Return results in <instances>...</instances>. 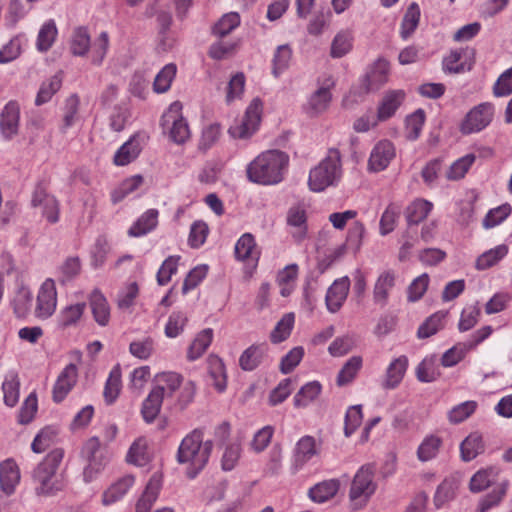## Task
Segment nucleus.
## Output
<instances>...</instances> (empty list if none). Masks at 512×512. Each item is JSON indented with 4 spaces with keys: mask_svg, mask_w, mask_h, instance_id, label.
Returning <instances> with one entry per match:
<instances>
[{
    "mask_svg": "<svg viewBox=\"0 0 512 512\" xmlns=\"http://www.w3.org/2000/svg\"><path fill=\"white\" fill-rule=\"evenodd\" d=\"M390 64L385 59H378L367 72L364 79V89L368 93L380 89L388 82Z\"/></svg>",
    "mask_w": 512,
    "mask_h": 512,
    "instance_id": "4be33fe9",
    "label": "nucleus"
},
{
    "mask_svg": "<svg viewBox=\"0 0 512 512\" xmlns=\"http://www.w3.org/2000/svg\"><path fill=\"white\" fill-rule=\"evenodd\" d=\"M334 86L332 78H327L320 87L309 97L305 109L308 114L317 116L327 110L331 102V88Z\"/></svg>",
    "mask_w": 512,
    "mask_h": 512,
    "instance_id": "6ab92c4d",
    "label": "nucleus"
},
{
    "mask_svg": "<svg viewBox=\"0 0 512 512\" xmlns=\"http://www.w3.org/2000/svg\"><path fill=\"white\" fill-rule=\"evenodd\" d=\"M121 390V370L119 366L114 367L108 376L104 387V399L107 404H112L119 396Z\"/></svg>",
    "mask_w": 512,
    "mask_h": 512,
    "instance_id": "4d7b16f0",
    "label": "nucleus"
},
{
    "mask_svg": "<svg viewBox=\"0 0 512 512\" xmlns=\"http://www.w3.org/2000/svg\"><path fill=\"white\" fill-rule=\"evenodd\" d=\"M31 302L32 294L29 288L20 287L11 302L15 315L18 318L25 317L30 310Z\"/></svg>",
    "mask_w": 512,
    "mask_h": 512,
    "instance_id": "e2e57ef3",
    "label": "nucleus"
},
{
    "mask_svg": "<svg viewBox=\"0 0 512 512\" xmlns=\"http://www.w3.org/2000/svg\"><path fill=\"white\" fill-rule=\"evenodd\" d=\"M375 471L374 464H366L356 472L349 491V498L355 507L365 505L375 493L377 488L374 481Z\"/></svg>",
    "mask_w": 512,
    "mask_h": 512,
    "instance_id": "423d86ee",
    "label": "nucleus"
},
{
    "mask_svg": "<svg viewBox=\"0 0 512 512\" xmlns=\"http://www.w3.org/2000/svg\"><path fill=\"white\" fill-rule=\"evenodd\" d=\"M212 452V442H203V433L195 429L181 441L176 454L179 464H186V474L195 478L204 469Z\"/></svg>",
    "mask_w": 512,
    "mask_h": 512,
    "instance_id": "f03ea898",
    "label": "nucleus"
},
{
    "mask_svg": "<svg viewBox=\"0 0 512 512\" xmlns=\"http://www.w3.org/2000/svg\"><path fill=\"white\" fill-rule=\"evenodd\" d=\"M177 73V67L173 63L165 65L155 76L153 83L154 92L160 94L167 92Z\"/></svg>",
    "mask_w": 512,
    "mask_h": 512,
    "instance_id": "603ef678",
    "label": "nucleus"
},
{
    "mask_svg": "<svg viewBox=\"0 0 512 512\" xmlns=\"http://www.w3.org/2000/svg\"><path fill=\"white\" fill-rule=\"evenodd\" d=\"M20 105L16 100L5 104L0 113V132L5 140H11L18 134Z\"/></svg>",
    "mask_w": 512,
    "mask_h": 512,
    "instance_id": "2eb2a0df",
    "label": "nucleus"
},
{
    "mask_svg": "<svg viewBox=\"0 0 512 512\" xmlns=\"http://www.w3.org/2000/svg\"><path fill=\"white\" fill-rule=\"evenodd\" d=\"M156 386L163 387V397L172 395L181 387L183 378L176 372H162L156 375Z\"/></svg>",
    "mask_w": 512,
    "mask_h": 512,
    "instance_id": "338daca9",
    "label": "nucleus"
},
{
    "mask_svg": "<svg viewBox=\"0 0 512 512\" xmlns=\"http://www.w3.org/2000/svg\"><path fill=\"white\" fill-rule=\"evenodd\" d=\"M420 19V9L416 3H412L401 23V36L403 39H407L417 28Z\"/></svg>",
    "mask_w": 512,
    "mask_h": 512,
    "instance_id": "774afa93",
    "label": "nucleus"
},
{
    "mask_svg": "<svg viewBox=\"0 0 512 512\" xmlns=\"http://www.w3.org/2000/svg\"><path fill=\"white\" fill-rule=\"evenodd\" d=\"M263 111V102L254 98L241 118L235 119L228 129V134L235 140H248L259 129Z\"/></svg>",
    "mask_w": 512,
    "mask_h": 512,
    "instance_id": "39448f33",
    "label": "nucleus"
},
{
    "mask_svg": "<svg viewBox=\"0 0 512 512\" xmlns=\"http://www.w3.org/2000/svg\"><path fill=\"white\" fill-rule=\"evenodd\" d=\"M161 126L169 132L170 139L182 144L190 137L187 121L182 116V104L173 102L161 117Z\"/></svg>",
    "mask_w": 512,
    "mask_h": 512,
    "instance_id": "0eeeda50",
    "label": "nucleus"
},
{
    "mask_svg": "<svg viewBox=\"0 0 512 512\" xmlns=\"http://www.w3.org/2000/svg\"><path fill=\"white\" fill-rule=\"evenodd\" d=\"M292 58V49L288 44L280 45L276 48L272 59V73L279 77L288 69Z\"/></svg>",
    "mask_w": 512,
    "mask_h": 512,
    "instance_id": "6e6d98bb",
    "label": "nucleus"
},
{
    "mask_svg": "<svg viewBox=\"0 0 512 512\" xmlns=\"http://www.w3.org/2000/svg\"><path fill=\"white\" fill-rule=\"evenodd\" d=\"M511 212L512 207L508 203L490 209L482 221V226L485 229L494 228L503 223L510 216Z\"/></svg>",
    "mask_w": 512,
    "mask_h": 512,
    "instance_id": "052dcab7",
    "label": "nucleus"
},
{
    "mask_svg": "<svg viewBox=\"0 0 512 512\" xmlns=\"http://www.w3.org/2000/svg\"><path fill=\"white\" fill-rule=\"evenodd\" d=\"M446 316L447 312L445 311H438L432 314L423 324L420 325L417 331V336L419 338H428L437 333L444 327Z\"/></svg>",
    "mask_w": 512,
    "mask_h": 512,
    "instance_id": "5fc2aeb1",
    "label": "nucleus"
},
{
    "mask_svg": "<svg viewBox=\"0 0 512 512\" xmlns=\"http://www.w3.org/2000/svg\"><path fill=\"white\" fill-rule=\"evenodd\" d=\"M493 116V104L489 102L481 103L467 113L460 125V130L466 135L480 132L491 123Z\"/></svg>",
    "mask_w": 512,
    "mask_h": 512,
    "instance_id": "9d476101",
    "label": "nucleus"
},
{
    "mask_svg": "<svg viewBox=\"0 0 512 512\" xmlns=\"http://www.w3.org/2000/svg\"><path fill=\"white\" fill-rule=\"evenodd\" d=\"M509 248L506 244H500L482 253L475 263V268L479 271L489 269L498 264L507 256Z\"/></svg>",
    "mask_w": 512,
    "mask_h": 512,
    "instance_id": "58836bf2",
    "label": "nucleus"
},
{
    "mask_svg": "<svg viewBox=\"0 0 512 512\" xmlns=\"http://www.w3.org/2000/svg\"><path fill=\"white\" fill-rule=\"evenodd\" d=\"M207 365L212 385L218 392L225 391L227 387V375L222 359L216 355H209L207 358Z\"/></svg>",
    "mask_w": 512,
    "mask_h": 512,
    "instance_id": "72a5a7b5",
    "label": "nucleus"
},
{
    "mask_svg": "<svg viewBox=\"0 0 512 512\" xmlns=\"http://www.w3.org/2000/svg\"><path fill=\"white\" fill-rule=\"evenodd\" d=\"M57 307V290L55 281L51 278L46 279L40 286L35 305V316L38 319L50 318Z\"/></svg>",
    "mask_w": 512,
    "mask_h": 512,
    "instance_id": "9b49d317",
    "label": "nucleus"
},
{
    "mask_svg": "<svg viewBox=\"0 0 512 512\" xmlns=\"http://www.w3.org/2000/svg\"><path fill=\"white\" fill-rule=\"evenodd\" d=\"M342 177L341 155L339 150L330 149L324 159L312 168L308 177V186L313 192H322L336 185Z\"/></svg>",
    "mask_w": 512,
    "mask_h": 512,
    "instance_id": "7ed1b4c3",
    "label": "nucleus"
},
{
    "mask_svg": "<svg viewBox=\"0 0 512 512\" xmlns=\"http://www.w3.org/2000/svg\"><path fill=\"white\" fill-rule=\"evenodd\" d=\"M476 156L474 154H466L454 161L446 172V178L450 181H458L467 174L471 166L474 164Z\"/></svg>",
    "mask_w": 512,
    "mask_h": 512,
    "instance_id": "3c124183",
    "label": "nucleus"
},
{
    "mask_svg": "<svg viewBox=\"0 0 512 512\" xmlns=\"http://www.w3.org/2000/svg\"><path fill=\"white\" fill-rule=\"evenodd\" d=\"M508 489V481L505 480L501 483H498L494 486L493 490L487 494L484 498L479 502L478 510L479 512H486L492 507L498 505L502 498L505 496Z\"/></svg>",
    "mask_w": 512,
    "mask_h": 512,
    "instance_id": "0e129e2a",
    "label": "nucleus"
},
{
    "mask_svg": "<svg viewBox=\"0 0 512 512\" xmlns=\"http://www.w3.org/2000/svg\"><path fill=\"white\" fill-rule=\"evenodd\" d=\"M408 364L409 361L405 355L393 359L386 369L383 387L385 389H395L398 387L405 376Z\"/></svg>",
    "mask_w": 512,
    "mask_h": 512,
    "instance_id": "393cba45",
    "label": "nucleus"
},
{
    "mask_svg": "<svg viewBox=\"0 0 512 512\" xmlns=\"http://www.w3.org/2000/svg\"><path fill=\"white\" fill-rule=\"evenodd\" d=\"M406 93L402 89L387 91L377 109V119L385 121L391 118L405 100Z\"/></svg>",
    "mask_w": 512,
    "mask_h": 512,
    "instance_id": "b1692460",
    "label": "nucleus"
},
{
    "mask_svg": "<svg viewBox=\"0 0 512 512\" xmlns=\"http://www.w3.org/2000/svg\"><path fill=\"white\" fill-rule=\"evenodd\" d=\"M350 280L347 276L336 279L328 288L325 303L330 313L338 312L343 306L349 292Z\"/></svg>",
    "mask_w": 512,
    "mask_h": 512,
    "instance_id": "aec40b11",
    "label": "nucleus"
},
{
    "mask_svg": "<svg viewBox=\"0 0 512 512\" xmlns=\"http://www.w3.org/2000/svg\"><path fill=\"white\" fill-rule=\"evenodd\" d=\"M339 489L340 481L338 479L323 480L308 490V497L315 503H325L334 498Z\"/></svg>",
    "mask_w": 512,
    "mask_h": 512,
    "instance_id": "cd10ccee",
    "label": "nucleus"
},
{
    "mask_svg": "<svg viewBox=\"0 0 512 512\" xmlns=\"http://www.w3.org/2000/svg\"><path fill=\"white\" fill-rule=\"evenodd\" d=\"M19 482L20 471L16 462L12 459H7L0 463V486L7 495L14 493Z\"/></svg>",
    "mask_w": 512,
    "mask_h": 512,
    "instance_id": "c85d7f7f",
    "label": "nucleus"
},
{
    "mask_svg": "<svg viewBox=\"0 0 512 512\" xmlns=\"http://www.w3.org/2000/svg\"><path fill=\"white\" fill-rule=\"evenodd\" d=\"M461 457L468 462L484 451L482 435L478 432L469 434L460 445Z\"/></svg>",
    "mask_w": 512,
    "mask_h": 512,
    "instance_id": "79ce46f5",
    "label": "nucleus"
},
{
    "mask_svg": "<svg viewBox=\"0 0 512 512\" xmlns=\"http://www.w3.org/2000/svg\"><path fill=\"white\" fill-rule=\"evenodd\" d=\"M320 452V445L317 443L313 436L305 435L301 437L294 448L291 470L297 473L304 468V466Z\"/></svg>",
    "mask_w": 512,
    "mask_h": 512,
    "instance_id": "f8f14e48",
    "label": "nucleus"
},
{
    "mask_svg": "<svg viewBox=\"0 0 512 512\" xmlns=\"http://www.w3.org/2000/svg\"><path fill=\"white\" fill-rule=\"evenodd\" d=\"M401 213V205L390 203L381 215L379 222V233L386 236L394 231Z\"/></svg>",
    "mask_w": 512,
    "mask_h": 512,
    "instance_id": "c03bdc74",
    "label": "nucleus"
},
{
    "mask_svg": "<svg viewBox=\"0 0 512 512\" xmlns=\"http://www.w3.org/2000/svg\"><path fill=\"white\" fill-rule=\"evenodd\" d=\"M432 209V202L422 198L415 199L405 210V216L408 224H419L427 218Z\"/></svg>",
    "mask_w": 512,
    "mask_h": 512,
    "instance_id": "ea45409f",
    "label": "nucleus"
},
{
    "mask_svg": "<svg viewBox=\"0 0 512 512\" xmlns=\"http://www.w3.org/2000/svg\"><path fill=\"white\" fill-rule=\"evenodd\" d=\"M234 254L238 261L256 265L260 259L261 250L255 237L251 233H244L235 243Z\"/></svg>",
    "mask_w": 512,
    "mask_h": 512,
    "instance_id": "412c9836",
    "label": "nucleus"
},
{
    "mask_svg": "<svg viewBox=\"0 0 512 512\" xmlns=\"http://www.w3.org/2000/svg\"><path fill=\"white\" fill-rule=\"evenodd\" d=\"M396 273L393 270H385L378 276L374 289V302L384 306L387 304L390 293L395 286Z\"/></svg>",
    "mask_w": 512,
    "mask_h": 512,
    "instance_id": "bb28decb",
    "label": "nucleus"
},
{
    "mask_svg": "<svg viewBox=\"0 0 512 512\" xmlns=\"http://www.w3.org/2000/svg\"><path fill=\"white\" fill-rule=\"evenodd\" d=\"M80 104V97L77 94H71L65 99L62 109L63 133L81 121Z\"/></svg>",
    "mask_w": 512,
    "mask_h": 512,
    "instance_id": "7c9ffc66",
    "label": "nucleus"
},
{
    "mask_svg": "<svg viewBox=\"0 0 512 512\" xmlns=\"http://www.w3.org/2000/svg\"><path fill=\"white\" fill-rule=\"evenodd\" d=\"M295 323L294 313H286L277 322L276 326L270 334V340L274 344L285 341L291 334Z\"/></svg>",
    "mask_w": 512,
    "mask_h": 512,
    "instance_id": "8fccbe9b",
    "label": "nucleus"
},
{
    "mask_svg": "<svg viewBox=\"0 0 512 512\" xmlns=\"http://www.w3.org/2000/svg\"><path fill=\"white\" fill-rule=\"evenodd\" d=\"M442 441L438 436L429 435L423 439L417 449L418 459L422 462L435 458L439 452Z\"/></svg>",
    "mask_w": 512,
    "mask_h": 512,
    "instance_id": "680f3d73",
    "label": "nucleus"
},
{
    "mask_svg": "<svg viewBox=\"0 0 512 512\" xmlns=\"http://www.w3.org/2000/svg\"><path fill=\"white\" fill-rule=\"evenodd\" d=\"M89 305L94 320L100 326L108 325L110 321V306L106 297L99 289H94L89 296Z\"/></svg>",
    "mask_w": 512,
    "mask_h": 512,
    "instance_id": "c756f323",
    "label": "nucleus"
},
{
    "mask_svg": "<svg viewBox=\"0 0 512 512\" xmlns=\"http://www.w3.org/2000/svg\"><path fill=\"white\" fill-rule=\"evenodd\" d=\"M144 182L141 175H133L125 179L112 194L111 199L113 203L122 201L126 196L138 190Z\"/></svg>",
    "mask_w": 512,
    "mask_h": 512,
    "instance_id": "13d9d810",
    "label": "nucleus"
},
{
    "mask_svg": "<svg viewBox=\"0 0 512 512\" xmlns=\"http://www.w3.org/2000/svg\"><path fill=\"white\" fill-rule=\"evenodd\" d=\"M395 147L388 140H381L373 147L369 160L368 170L372 172H380L385 170L395 157Z\"/></svg>",
    "mask_w": 512,
    "mask_h": 512,
    "instance_id": "a211bd4d",
    "label": "nucleus"
},
{
    "mask_svg": "<svg viewBox=\"0 0 512 512\" xmlns=\"http://www.w3.org/2000/svg\"><path fill=\"white\" fill-rule=\"evenodd\" d=\"M145 134L136 133L131 136L115 153L113 162L116 166H125L134 161L146 144Z\"/></svg>",
    "mask_w": 512,
    "mask_h": 512,
    "instance_id": "dca6fc26",
    "label": "nucleus"
},
{
    "mask_svg": "<svg viewBox=\"0 0 512 512\" xmlns=\"http://www.w3.org/2000/svg\"><path fill=\"white\" fill-rule=\"evenodd\" d=\"M499 470L495 467H488L478 470L470 479L469 489L473 493H478L490 485L495 484Z\"/></svg>",
    "mask_w": 512,
    "mask_h": 512,
    "instance_id": "4c0bfd02",
    "label": "nucleus"
},
{
    "mask_svg": "<svg viewBox=\"0 0 512 512\" xmlns=\"http://www.w3.org/2000/svg\"><path fill=\"white\" fill-rule=\"evenodd\" d=\"M63 457L64 451L62 449H54L48 453L45 459L34 470L33 478L37 483L36 492L38 495H51L60 489L56 479V471Z\"/></svg>",
    "mask_w": 512,
    "mask_h": 512,
    "instance_id": "20e7f679",
    "label": "nucleus"
},
{
    "mask_svg": "<svg viewBox=\"0 0 512 512\" xmlns=\"http://www.w3.org/2000/svg\"><path fill=\"white\" fill-rule=\"evenodd\" d=\"M58 30L53 19L47 20L40 28L36 48L40 52L48 51L56 40Z\"/></svg>",
    "mask_w": 512,
    "mask_h": 512,
    "instance_id": "a18cd8bd",
    "label": "nucleus"
},
{
    "mask_svg": "<svg viewBox=\"0 0 512 512\" xmlns=\"http://www.w3.org/2000/svg\"><path fill=\"white\" fill-rule=\"evenodd\" d=\"M78 380V367L70 363L58 375L52 389V398L56 403L62 402L74 388Z\"/></svg>",
    "mask_w": 512,
    "mask_h": 512,
    "instance_id": "4468645a",
    "label": "nucleus"
},
{
    "mask_svg": "<svg viewBox=\"0 0 512 512\" xmlns=\"http://www.w3.org/2000/svg\"><path fill=\"white\" fill-rule=\"evenodd\" d=\"M287 223L290 227L294 228V230L291 231L293 238L297 242H301L307 234V216L305 209L302 206L291 207L287 214Z\"/></svg>",
    "mask_w": 512,
    "mask_h": 512,
    "instance_id": "2f4dec72",
    "label": "nucleus"
},
{
    "mask_svg": "<svg viewBox=\"0 0 512 512\" xmlns=\"http://www.w3.org/2000/svg\"><path fill=\"white\" fill-rule=\"evenodd\" d=\"M322 386L317 381L306 383L301 389L295 394L293 398L294 406L297 408L306 407L311 402L316 400L320 395Z\"/></svg>",
    "mask_w": 512,
    "mask_h": 512,
    "instance_id": "49530a36",
    "label": "nucleus"
},
{
    "mask_svg": "<svg viewBox=\"0 0 512 512\" xmlns=\"http://www.w3.org/2000/svg\"><path fill=\"white\" fill-rule=\"evenodd\" d=\"M289 155L278 149H270L257 155L246 167V176L252 183L271 186L281 183L288 172Z\"/></svg>",
    "mask_w": 512,
    "mask_h": 512,
    "instance_id": "f257e3e1",
    "label": "nucleus"
},
{
    "mask_svg": "<svg viewBox=\"0 0 512 512\" xmlns=\"http://www.w3.org/2000/svg\"><path fill=\"white\" fill-rule=\"evenodd\" d=\"M162 475L154 473L146 484L145 490L138 499L135 512H149L156 502L162 488Z\"/></svg>",
    "mask_w": 512,
    "mask_h": 512,
    "instance_id": "5701e85b",
    "label": "nucleus"
},
{
    "mask_svg": "<svg viewBox=\"0 0 512 512\" xmlns=\"http://www.w3.org/2000/svg\"><path fill=\"white\" fill-rule=\"evenodd\" d=\"M91 40L90 35L86 28L78 27L73 31L70 49L75 56H85L90 48Z\"/></svg>",
    "mask_w": 512,
    "mask_h": 512,
    "instance_id": "864d4df0",
    "label": "nucleus"
},
{
    "mask_svg": "<svg viewBox=\"0 0 512 512\" xmlns=\"http://www.w3.org/2000/svg\"><path fill=\"white\" fill-rule=\"evenodd\" d=\"M264 354V348L261 345H251L239 358V365L245 371H252L260 364Z\"/></svg>",
    "mask_w": 512,
    "mask_h": 512,
    "instance_id": "bf43d9fd",
    "label": "nucleus"
},
{
    "mask_svg": "<svg viewBox=\"0 0 512 512\" xmlns=\"http://www.w3.org/2000/svg\"><path fill=\"white\" fill-rule=\"evenodd\" d=\"M147 448V440L144 437L137 438L126 454V462L138 467L145 466L149 462Z\"/></svg>",
    "mask_w": 512,
    "mask_h": 512,
    "instance_id": "37998d69",
    "label": "nucleus"
},
{
    "mask_svg": "<svg viewBox=\"0 0 512 512\" xmlns=\"http://www.w3.org/2000/svg\"><path fill=\"white\" fill-rule=\"evenodd\" d=\"M163 399V387H153L141 407V415L146 423H152L157 418L161 411Z\"/></svg>",
    "mask_w": 512,
    "mask_h": 512,
    "instance_id": "a878e982",
    "label": "nucleus"
},
{
    "mask_svg": "<svg viewBox=\"0 0 512 512\" xmlns=\"http://www.w3.org/2000/svg\"><path fill=\"white\" fill-rule=\"evenodd\" d=\"M354 35L349 29L339 31L332 40L330 55L332 58H341L353 48Z\"/></svg>",
    "mask_w": 512,
    "mask_h": 512,
    "instance_id": "a19ab883",
    "label": "nucleus"
},
{
    "mask_svg": "<svg viewBox=\"0 0 512 512\" xmlns=\"http://www.w3.org/2000/svg\"><path fill=\"white\" fill-rule=\"evenodd\" d=\"M135 483L136 477L133 474L127 473L118 477L103 491L101 495L102 505L111 506L121 501L134 487Z\"/></svg>",
    "mask_w": 512,
    "mask_h": 512,
    "instance_id": "ddd939ff",
    "label": "nucleus"
},
{
    "mask_svg": "<svg viewBox=\"0 0 512 512\" xmlns=\"http://www.w3.org/2000/svg\"><path fill=\"white\" fill-rule=\"evenodd\" d=\"M82 455L87 460V465L83 471L85 482H91L106 466L108 460L100 449L98 438H90L82 449Z\"/></svg>",
    "mask_w": 512,
    "mask_h": 512,
    "instance_id": "1a4fd4ad",
    "label": "nucleus"
},
{
    "mask_svg": "<svg viewBox=\"0 0 512 512\" xmlns=\"http://www.w3.org/2000/svg\"><path fill=\"white\" fill-rule=\"evenodd\" d=\"M363 358L359 355L350 357L342 366L336 377L338 386L343 387L355 380L362 369Z\"/></svg>",
    "mask_w": 512,
    "mask_h": 512,
    "instance_id": "e433bc0d",
    "label": "nucleus"
},
{
    "mask_svg": "<svg viewBox=\"0 0 512 512\" xmlns=\"http://www.w3.org/2000/svg\"><path fill=\"white\" fill-rule=\"evenodd\" d=\"M31 206L40 208L42 217L50 224H56L60 220V202L48 192L43 182L35 186L31 196Z\"/></svg>",
    "mask_w": 512,
    "mask_h": 512,
    "instance_id": "6e6552de",
    "label": "nucleus"
},
{
    "mask_svg": "<svg viewBox=\"0 0 512 512\" xmlns=\"http://www.w3.org/2000/svg\"><path fill=\"white\" fill-rule=\"evenodd\" d=\"M4 403L14 407L19 401L20 382L16 373H8L2 383Z\"/></svg>",
    "mask_w": 512,
    "mask_h": 512,
    "instance_id": "de8ad7c7",
    "label": "nucleus"
},
{
    "mask_svg": "<svg viewBox=\"0 0 512 512\" xmlns=\"http://www.w3.org/2000/svg\"><path fill=\"white\" fill-rule=\"evenodd\" d=\"M158 216L159 212L157 209H148L129 228L128 235L131 237H141L148 234L156 228Z\"/></svg>",
    "mask_w": 512,
    "mask_h": 512,
    "instance_id": "473e14b6",
    "label": "nucleus"
},
{
    "mask_svg": "<svg viewBox=\"0 0 512 512\" xmlns=\"http://www.w3.org/2000/svg\"><path fill=\"white\" fill-rule=\"evenodd\" d=\"M241 23L240 15L237 12L224 14L212 27V34L223 38L235 30Z\"/></svg>",
    "mask_w": 512,
    "mask_h": 512,
    "instance_id": "09e8293b",
    "label": "nucleus"
},
{
    "mask_svg": "<svg viewBox=\"0 0 512 512\" xmlns=\"http://www.w3.org/2000/svg\"><path fill=\"white\" fill-rule=\"evenodd\" d=\"M475 63V53L471 49L451 51L444 57L443 70L448 73H463L470 71Z\"/></svg>",
    "mask_w": 512,
    "mask_h": 512,
    "instance_id": "f3484780",
    "label": "nucleus"
},
{
    "mask_svg": "<svg viewBox=\"0 0 512 512\" xmlns=\"http://www.w3.org/2000/svg\"><path fill=\"white\" fill-rule=\"evenodd\" d=\"M405 123L406 138L412 141L418 139L425 123L424 110L418 109L407 116Z\"/></svg>",
    "mask_w": 512,
    "mask_h": 512,
    "instance_id": "69168bd1",
    "label": "nucleus"
},
{
    "mask_svg": "<svg viewBox=\"0 0 512 512\" xmlns=\"http://www.w3.org/2000/svg\"><path fill=\"white\" fill-rule=\"evenodd\" d=\"M62 73L58 72L55 75L49 77L48 79L44 80L37 92L36 98H35V105L41 106L43 104L48 103L53 96L61 89L62 87Z\"/></svg>",
    "mask_w": 512,
    "mask_h": 512,
    "instance_id": "c9c22d12",
    "label": "nucleus"
},
{
    "mask_svg": "<svg viewBox=\"0 0 512 512\" xmlns=\"http://www.w3.org/2000/svg\"><path fill=\"white\" fill-rule=\"evenodd\" d=\"M213 340V330L206 328L200 331L187 349V360L193 362L206 352Z\"/></svg>",
    "mask_w": 512,
    "mask_h": 512,
    "instance_id": "f704fd0d",
    "label": "nucleus"
}]
</instances>
